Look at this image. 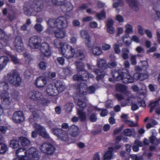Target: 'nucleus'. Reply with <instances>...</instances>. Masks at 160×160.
<instances>
[{
    "label": "nucleus",
    "mask_w": 160,
    "mask_h": 160,
    "mask_svg": "<svg viewBox=\"0 0 160 160\" xmlns=\"http://www.w3.org/2000/svg\"><path fill=\"white\" fill-rule=\"evenodd\" d=\"M40 149L43 153L51 155L54 152L56 148L51 143L44 142L41 146Z\"/></svg>",
    "instance_id": "9d476101"
},
{
    "label": "nucleus",
    "mask_w": 160,
    "mask_h": 160,
    "mask_svg": "<svg viewBox=\"0 0 160 160\" xmlns=\"http://www.w3.org/2000/svg\"><path fill=\"white\" fill-rule=\"evenodd\" d=\"M138 55H132L130 58V61L132 65H135L137 64L136 57Z\"/></svg>",
    "instance_id": "3c124183"
},
{
    "label": "nucleus",
    "mask_w": 160,
    "mask_h": 160,
    "mask_svg": "<svg viewBox=\"0 0 160 160\" xmlns=\"http://www.w3.org/2000/svg\"><path fill=\"white\" fill-rule=\"evenodd\" d=\"M48 124L49 128H52V131L53 133L60 139L66 142L69 141V139L68 133L66 131L61 128H52L54 126V124L50 121L48 122Z\"/></svg>",
    "instance_id": "1a4fd4ad"
},
{
    "label": "nucleus",
    "mask_w": 160,
    "mask_h": 160,
    "mask_svg": "<svg viewBox=\"0 0 160 160\" xmlns=\"http://www.w3.org/2000/svg\"><path fill=\"white\" fill-rule=\"evenodd\" d=\"M10 146L13 148H16L19 146V141L16 139L11 140L10 143Z\"/></svg>",
    "instance_id": "c9c22d12"
},
{
    "label": "nucleus",
    "mask_w": 160,
    "mask_h": 160,
    "mask_svg": "<svg viewBox=\"0 0 160 160\" xmlns=\"http://www.w3.org/2000/svg\"><path fill=\"white\" fill-rule=\"evenodd\" d=\"M89 119L91 122H96L97 119L96 114L95 113H92L89 116Z\"/></svg>",
    "instance_id": "4d7b16f0"
},
{
    "label": "nucleus",
    "mask_w": 160,
    "mask_h": 160,
    "mask_svg": "<svg viewBox=\"0 0 160 160\" xmlns=\"http://www.w3.org/2000/svg\"><path fill=\"white\" fill-rule=\"evenodd\" d=\"M11 96L14 100H18L19 98L18 92L15 90H14Z\"/></svg>",
    "instance_id": "49530a36"
},
{
    "label": "nucleus",
    "mask_w": 160,
    "mask_h": 160,
    "mask_svg": "<svg viewBox=\"0 0 160 160\" xmlns=\"http://www.w3.org/2000/svg\"><path fill=\"white\" fill-rule=\"evenodd\" d=\"M42 39L40 37L37 36L31 37L28 42V45L32 49H38L41 43Z\"/></svg>",
    "instance_id": "9b49d317"
},
{
    "label": "nucleus",
    "mask_w": 160,
    "mask_h": 160,
    "mask_svg": "<svg viewBox=\"0 0 160 160\" xmlns=\"http://www.w3.org/2000/svg\"><path fill=\"white\" fill-rule=\"evenodd\" d=\"M77 114L81 121L84 122L86 121V116L85 113L83 111V110L78 109Z\"/></svg>",
    "instance_id": "7c9ffc66"
},
{
    "label": "nucleus",
    "mask_w": 160,
    "mask_h": 160,
    "mask_svg": "<svg viewBox=\"0 0 160 160\" xmlns=\"http://www.w3.org/2000/svg\"><path fill=\"white\" fill-rule=\"evenodd\" d=\"M1 87L2 88V91L4 93L1 95V101H2V104L4 105L5 108L7 109H9L11 102L10 101V98L8 96V91L9 89V86L7 81H0V87Z\"/></svg>",
    "instance_id": "39448f33"
},
{
    "label": "nucleus",
    "mask_w": 160,
    "mask_h": 160,
    "mask_svg": "<svg viewBox=\"0 0 160 160\" xmlns=\"http://www.w3.org/2000/svg\"><path fill=\"white\" fill-rule=\"evenodd\" d=\"M41 0H34L30 8L28 7H24L23 11L25 15L30 16L33 12H39L42 11L43 7V4L42 3Z\"/></svg>",
    "instance_id": "0eeeda50"
},
{
    "label": "nucleus",
    "mask_w": 160,
    "mask_h": 160,
    "mask_svg": "<svg viewBox=\"0 0 160 160\" xmlns=\"http://www.w3.org/2000/svg\"><path fill=\"white\" fill-rule=\"evenodd\" d=\"M125 124L128 125L130 127H134L137 126L136 124L134 123V122L129 120L125 121Z\"/></svg>",
    "instance_id": "13d9d810"
},
{
    "label": "nucleus",
    "mask_w": 160,
    "mask_h": 160,
    "mask_svg": "<svg viewBox=\"0 0 160 160\" xmlns=\"http://www.w3.org/2000/svg\"><path fill=\"white\" fill-rule=\"evenodd\" d=\"M35 131L39 135L44 138L48 139L50 138L49 134L47 132L44 127L36 123L34 126Z\"/></svg>",
    "instance_id": "f8f14e48"
},
{
    "label": "nucleus",
    "mask_w": 160,
    "mask_h": 160,
    "mask_svg": "<svg viewBox=\"0 0 160 160\" xmlns=\"http://www.w3.org/2000/svg\"><path fill=\"white\" fill-rule=\"evenodd\" d=\"M111 74L112 77L117 81L122 80L125 84L132 83L134 82L133 77L128 73L124 72L121 70L112 71Z\"/></svg>",
    "instance_id": "7ed1b4c3"
},
{
    "label": "nucleus",
    "mask_w": 160,
    "mask_h": 160,
    "mask_svg": "<svg viewBox=\"0 0 160 160\" xmlns=\"http://www.w3.org/2000/svg\"><path fill=\"white\" fill-rule=\"evenodd\" d=\"M13 44L15 49L18 52H21L23 50V42L22 38L20 36L16 37Z\"/></svg>",
    "instance_id": "4468645a"
},
{
    "label": "nucleus",
    "mask_w": 160,
    "mask_h": 160,
    "mask_svg": "<svg viewBox=\"0 0 160 160\" xmlns=\"http://www.w3.org/2000/svg\"><path fill=\"white\" fill-rule=\"evenodd\" d=\"M114 151L113 147H108V150L105 152L103 156L104 160H110L113 156Z\"/></svg>",
    "instance_id": "5701e85b"
},
{
    "label": "nucleus",
    "mask_w": 160,
    "mask_h": 160,
    "mask_svg": "<svg viewBox=\"0 0 160 160\" xmlns=\"http://www.w3.org/2000/svg\"><path fill=\"white\" fill-rule=\"evenodd\" d=\"M8 149L7 146L6 144L2 143H0V154L5 153Z\"/></svg>",
    "instance_id": "a19ab883"
},
{
    "label": "nucleus",
    "mask_w": 160,
    "mask_h": 160,
    "mask_svg": "<svg viewBox=\"0 0 160 160\" xmlns=\"http://www.w3.org/2000/svg\"><path fill=\"white\" fill-rule=\"evenodd\" d=\"M55 47L60 49L61 53L64 57L68 59H70L74 56V48L72 46L67 45L65 46L60 40L55 39L54 41Z\"/></svg>",
    "instance_id": "f03ea898"
},
{
    "label": "nucleus",
    "mask_w": 160,
    "mask_h": 160,
    "mask_svg": "<svg viewBox=\"0 0 160 160\" xmlns=\"http://www.w3.org/2000/svg\"><path fill=\"white\" fill-rule=\"evenodd\" d=\"M111 48L110 45L106 43H103L102 46V48L104 50H108Z\"/></svg>",
    "instance_id": "338daca9"
},
{
    "label": "nucleus",
    "mask_w": 160,
    "mask_h": 160,
    "mask_svg": "<svg viewBox=\"0 0 160 160\" xmlns=\"http://www.w3.org/2000/svg\"><path fill=\"white\" fill-rule=\"evenodd\" d=\"M115 88L117 92L122 93H125L127 92V87L125 85L118 83L116 85Z\"/></svg>",
    "instance_id": "bb28decb"
},
{
    "label": "nucleus",
    "mask_w": 160,
    "mask_h": 160,
    "mask_svg": "<svg viewBox=\"0 0 160 160\" xmlns=\"http://www.w3.org/2000/svg\"><path fill=\"white\" fill-rule=\"evenodd\" d=\"M159 100H158L153 102H151L149 103L148 106L150 108L149 111L150 113H152L156 107L159 105Z\"/></svg>",
    "instance_id": "f704fd0d"
},
{
    "label": "nucleus",
    "mask_w": 160,
    "mask_h": 160,
    "mask_svg": "<svg viewBox=\"0 0 160 160\" xmlns=\"http://www.w3.org/2000/svg\"><path fill=\"white\" fill-rule=\"evenodd\" d=\"M117 65V64L115 59L114 58H111L108 64V68H113L115 67Z\"/></svg>",
    "instance_id": "ea45409f"
},
{
    "label": "nucleus",
    "mask_w": 160,
    "mask_h": 160,
    "mask_svg": "<svg viewBox=\"0 0 160 160\" xmlns=\"http://www.w3.org/2000/svg\"><path fill=\"white\" fill-rule=\"evenodd\" d=\"M6 54L8 55L11 58L13 63L15 64H18L19 63V60L16 57L12 55L11 52L7 51Z\"/></svg>",
    "instance_id": "72a5a7b5"
},
{
    "label": "nucleus",
    "mask_w": 160,
    "mask_h": 160,
    "mask_svg": "<svg viewBox=\"0 0 160 160\" xmlns=\"http://www.w3.org/2000/svg\"><path fill=\"white\" fill-rule=\"evenodd\" d=\"M65 87L61 81H56L53 86L52 84H49L47 87L46 91L48 95L51 96H56L58 93L61 92Z\"/></svg>",
    "instance_id": "20e7f679"
},
{
    "label": "nucleus",
    "mask_w": 160,
    "mask_h": 160,
    "mask_svg": "<svg viewBox=\"0 0 160 160\" xmlns=\"http://www.w3.org/2000/svg\"><path fill=\"white\" fill-rule=\"evenodd\" d=\"M80 35L82 38L85 39L86 45L88 48L91 47V38L88 32L86 30H82L80 32Z\"/></svg>",
    "instance_id": "2eb2a0df"
},
{
    "label": "nucleus",
    "mask_w": 160,
    "mask_h": 160,
    "mask_svg": "<svg viewBox=\"0 0 160 160\" xmlns=\"http://www.w3.org/2000/svg\"><path fill=\"white\" fill-rule=\"evenodd\" d=\"M140 73L138 72H136L133 75V78L134 79V80H140Z\"/></svg>",
    "instance_id": "e2e57ef3"
},
{
    "label": "nucleus",
    "mask_w": 160,
    "mask_h": 160,
    "mask_svg": "<svg viewBox=\"0 0 160 160\" xmlns=\"http://www.w3.org/2000/svg\"><path fill=\"white\" fill-rule=\"evenodd\" d=\"M97 65L98 68L105 70L108 68V64L105 59H100L98 60Z\"/></svg>",
    "instance_id": "a878e982"
},
{
    "label": "nucleus",
    "mask_w": 160,
    "mask_h": 160,
    "mask_svg": "<svg viewBox=\"0 0 160 160\" xmlns=\"http://www.w3.org/2000/svg\"><path fill=\"white\" fill-rule=\"evenodd\" d=\"M38 66L40 70H45L47 68V63L44 61H42L39 63Z\"/></svg>",
    "instance_id": "a18cd8bd"
},
{
    "label": "nucleus",
    "mask_w": 160,
    "mask_h": 160,
    "mask_svg": "<svg viewBox=\"0 0 160 160\" xmlns=\"http://www.w3.org/2000/svg\"><path fill=\"white\" fill-rule=\"evenodd\" d=\"M23 55L26 61L28 62V63H29L32 60V58L31 57L30 55L28 54L27 52L24 53L23 54Z\"/></svg>",
    "instance_id": "8fccbe9b"
},
{
    "label": "nucleus",
    "mask_w": 160,
    "mask_h": 160,
    "mask_svg": "<svg viewBox=\"0 0 160 160\" xmlns=\"http://www.w3.org/2000/svg\"><path fill=\"white\" fill-rule=\"evenodd\" d=\"M82 75H78V74L74 75L73 79L75 81H81L84 80L83 78L85 76L87 77L88 76L86 74H82Z\"/></svg>",
    "instance_id": "4c0bfd02"
},
{
    "label": "nucleus",
    "mask_w": 160,
    "mask_h": 160,
    "mask_svg": "<svg viewBox=\"0 0 160 160\" xmlns=\"http://www.w3.org/2000/svg\"><path fill=\"white\" fill-rule=\"evenodd\" d=\"M12 118L15 122L17 123H21L24 119L23 112L21 111L15 112L13 114Z\"/></svg>",
    "instance_id": "dca6fc26"
},
{
    "label": "nucleus",
    "mask_w": 160,
    "mask_h": 160,
    "mask_svg": "<svg viewBox=\"0 0 160 160\" xmlns=\"http://www.w3.org/2000/svg\"><path fill=\"white\" fill-rule=\"evenodd\" d=\"M57 61L60 65H62L64 64L65 59L63 57H58L57 58Z\"/></svg>",
    "instance_id": "052dcab7"
},
{
    "label": "nucleus",
    "mask_w": 160,
    "mask_h": 160,
    "mask_svg": "<svg viewBox=\"0 0 160 160\" xmlns=\"http://www.w3.org/2000/svg\"><path fill=\"white\" fill-rule=\"evenodd\" d=\"M77 58L79 60H82L85 58L84 51L81 49H79L75 51V54Z\"/></svg>",
    "instance_id": "c85d7f7f"
},
{
    "label": "nucleus",
    "mask_w": 160,
    "mask_h": 160,
    "mask_svg": "<svg viewBox=\"0 0 160 160\" xmlns=\"http://www.w3.org/2000/svg\"><path fill=\"white\" fill-rule=\"evenodd\" d=\"M122 58L124 59H126L128 58V54L129 53V50L128 48H122Z\"/></svg>",
    "instance_id": "58836bf2"
},
{
    "label": "nucleus",
    "mask_w": 160,
    "mask_h": 160,
    "mask_svg": "<svg viewBox=\"0 0 160 160\" xmlns=\"http://www.w3.org/2000/svg\"><path fill=\"white\" fill-rule=\"evenodd\" d=\"M128 3L129 7L133 9L135 11L138 10V2L137 0H125Z\"/></svg>",
    "instance_id": "b1692460"
},
{
    "label": "nucleus",
    "mask_w": 160,
    "mask_h": 160,
    "mask_svg": "<svg viewBox=\"0 0 160 160\" xmlns=\"http://www.w3.org/2000/svg\"><path fill=\"white\" fill-rule=\"evenodd\" d=\"M126 29L125 32L127 34H128L132 32V25L128 24L125 26Z\"/></svg>",
    "instance_id": "09e8293b"
},
{
    "label": "nucleus",
    "mask_w": 160,
    "mask_h": 160,
    "mask_svg": "<svg viewBox=\"0 0 160 160\" xmlns=\"http://www.w3.org/2000/svg\"><path fill=\"white\" fill-rule=\"evenodd\" d=\"M93 72L97 75L96 79L98 81H99L103 78L105 74V72L102 70L95 69Z\"/></svg>",
    "instance_id": "393cba45"
},
{
    "label": "nucleus",
    "mask_w": 160,
    "mask_h": 160,
    "mask_svg": "<svg viewBox=\"0 0 160 160\" xmlns=\"http://www.w3.org/2000/svg\"><path fill=\"white\" fill-rule=\"evenodd\" d=\"M40 46V50L43 56L48 57L51 55V50L48 43L46 42L41 43Z\"/></svg>",
    "instance_id": "ddd939ff"
},
{
    "label": "nucleus",
    "mask_w": 160,
    "mask_h": 160,
    "mask_svg": "<svg viewBox=\"0 0 160 160\" xmlns=\"http://www.w3.org/2000/svg\"><path fill=\"white\" fill-rule=\"evenodd\" d=\"M143 72H144V73H140V80L141 81H143L148 77V75L147 73V71H146V72L145 71Z\"/></svg>",
    "instance_id": "6e6d98bb"
},
{
    "label": "nucleus",
    "mask_w": 160,
    "mask_h": 160,
    "mask_svg": "<svg viewBox=\"0 0 160 160\" xmlns=\"http://www.w3.org/2000/svg\"><path fill=\"white\" fill-rule=\"evenodd\" d=\"M97 6L99 9L103 8L104 5L105 3L100 1H98L97 2Z\"/></svg>",
    "instance_id": "0e129e2a"
},
{
    "label": "nucleus",
    "mask_w": 160,
    "mask_h": 160,
    "mask_svg": "<svg viewBox=\"0 0 160 160\" xmlns=\"http://www.w3.org/2000/svg\"><path fill=\"white\" fill-rule=\"evenodd\" d=\"M124 125H122L119 128L115 129L113 131V134L114 135H117L123 129Z\"/></svg>",
    "instance_id": "bf43d9fd"
},
{
    "label": "nucleus",
    "mask_w": 160,
    "mask_h": 160,
    "mask_svg": "<svg viewBox=\"0 0 160 160\" xmlns=\"http://www.w3.org/2000/svg\"><path fill=\"white\" fill-rule=\"evenodd\" d=\"M7 36L4 31L0 28V39L2 40L5 43H7L8 40L7 39Z\"/></svg>",
    "instance_id": "c03bdc74"
},
{
    "label": "nucleus",
    "mask_w": 160,
    "mask_h": 160,
    "mask_svg": "<svg viewBox=\"0 0 160 160\" xmlns=\"http://www.w3.org/2000/svg\"><path fill=\"white\" fill-rule=\"evenodd\" d=\"M90 27L92 28H96L98 27L97 22L95 21H92L89 23Z\"/></svg>",
    "instance_id": "69168bd1"
},
{
    "label": "nucleus",
    "mask_w": 160,
    "mask_h": 160,
    "mask_svg": "<svg viewBox=\"0 0 160 160\" xmlns=\"http://www.w3.org/2000/svg\"><path fill=\"white\" fill-rule=\"evenodd\" d=\"M124 135L127 136H130L132 135V130L129 128L125 129L123 131Z\"/></svg>",
    "instance_id": "5fc2aeb1"
},
{
    "label": "nucleus",
    "mask_w": 160,
    "mask_h": 160,
    "mask_svg": "<svg viewBox=\"0 0 160 160\" xmlns=\"http://www.w3.org/2000/svg\"><path fill=\"white\" fill-rule=\"evenodd\" d=\"M97 18L99 20H101L103 18H106V13L104 9L101 10L100 13H98L96 14Z\"/></svg>",
    "instance_id": "e433bc0d"
},
{
    "label": "nucleus",
    "mask_w": 160,
    "mask_h": 160,
    "mask_svg": "<svg viewBox=\"0 0 160 160\" xmlns=\"http://www.w3.org/2000/svg\"><path fill=\"white\" fill-rule=\"evenodd\" d=\"M4 79L16 87L19 86L22 83L21 78L16 70H13L8 73L7 77L4 76Z\"/></svg>",
    "instance_id": "6e6552de"
},
{
    "label": "nucleus",
    "mask_w": 160,
    "mask_h": 160,
    "mask_svg": "<svg viewBox=\"0 0 160 160\" xmlns=\"http://www.w3.org/2000/svg\"><path fill=\"white\" fill-rule=\"evenodd\" d=\"M69 131L70 132L71 136L73 137H77L79 134L78 128L75 125H72L69 128Z\"/></svg>",
    "instance_id": "4be33fe9"
},
{
    "label": "nucleus",
    "mask_w": 160,
    "mask_h": 160,
    "mask_svg": "<svg viewBox=\"0 0 160 160\" xmlns=\"http://www.w3.org/2000/svg\"><path fill=\"white\" fill-rule=\"evenodd\" d=\"M28 152L29 154L32 157L33 160H38L39 159L40 156L38 150L36 148L33 147L29 148Z\"/></svg>",
    "instance_id": "aec40b11"
},
{
    "label": "nucleus",
    "mask_w": 160,
    "mask_h": 160,
    "mask_svg": "<svg viewBox=\"0 0 160 160\" xmlns=\"http://www.w3.org/2000/svg\"><path fill=\"white\" fill-rule=\"evenodd\" d=\"M47 82V80L45 77H39L37 78L35 82V85L37 88H41L46 84Z\"/></svg>",
    "instance_id": "f3484780"
},
{
    "label": "nucleus",
    "mask_w": 160,
    "mask_h": 160,
    "mask_svg": "<svg viewBox=\"0 0 160 160\" xmlns=\"http://www.w3.org/2000/svg\"><path fill=\"white\" fill-rule=\"evenodd\" d=\"M113 48L116 53L119 54L120 52V50L119 46L118 44H115L113 46Z\"/></svg>",
    "instance_id": "680f3d73"
},
{
    "label": "nucleus",
    "mask_w": 160,
    "mask_h": 160,
    "mask_svg": "<svg viewBox=\"0 0 160 160\" xmlns=\"http://www.w3.org/2000/svg\"><path fill=\"white\" fill-rule=\"evenodd\" d=\"M35 29L38 32H41L43 31V28L40 24L37 23L34 27Z\"/></svg>",
    "instance_id": "864d4df0"
},
{
    "label": "nucleus",
    "mask_w": 160,
    "mask_h": 160,
    "mask_svg": "<svg viewBox=\"0 0 160 160\" xmlns=\"http://www.w3.org/2000/svg\"><path fill=\"white\" fill-rule=\"evenodd\" d=\"M28 95L30 99L36 101L38 104L47 106L50 103L48 98L44 97L41 92L38 91H30Z\"/></svg>",
    "instance_id": "423d86ee"
},
{
    "label": "nucleus",
    "mask_w": 160,
    "mask_h": 160,
    "mask_svg": "<svg viewBox=\"0 0 160 160\" xmlns=\"http://www.w3.org/2000/svg\"><path fill=\"white\" fill-rule=\"evenodd\" d=\"M130 39L129 34H126L123 37L122 41L126 45L129 46L131 43L130 41Z\"/></svg>",
    "instance_id": "79ce46f5"
},
{
    "label": "nucleus",
    "mask_w": 160,
    "mask_h": 160,
    "mask_svg": "<svg viewBox=\"0 0 160 160\" xmlns=\"http://www.w3.org/2000/svg\"><path fill=\"white\" fill-rule=\"evenodd\" d=\"M120 154L123 158H125V160H128L129 158V155L126 153L124 151H122L120 152Z\"/></svg>",
    "instance_id": "de8ad7c7"
},
{
    "label": "nucleus",
    "mask_w": 160,
    "mask_h": 160,
    "mask_svg": "<svg viewBox=\"0 0 160 160\" xmlns=\"http://www.w3.org/2000/svg\"><path fill=\"white\" fill-rule=\"evenodd\" d=\"M56 19L52 18H50L47 21V24L50 27H48L46 30L45 32L48 34H51L52 33L51 29L53 28L51 25V23H54V22Z\"/></svg>",
    "instance_id": "473e14b6"
},
{
    "label": "nucleus",
    "mask_w": 160,
    "mask_h": 160,
    "mask_svg": "<svg viewBox=\"0 0 160 160\" xmlns=\"http://www.w3.org/2000/svg\"><path fill=\"white\" fill-rule=\"evenodd\" d=\"M54 25L57 28L54 31L55 36L57 38H64L66 32L63 29L68 27L67 20L64 17H59L55 20Z\"/></svg>",
    "instance_id": "f257e3e1"
},
{
    "label": "nucleus",
    "mask_w": 160,
    "mask_h": 160,
    "mask_svg": "<svg viewBox=\"0 0 160 160\" xmlns=\"http://www.w3.org/2000/svg\"><path fill=\"white\" fill-rule=\"evenodd\" d=\"M140 65V66H136L135 68V70L137 72H146L147 69L148 68V63L147 61H141Z\"/></svg>",
    "instance_id": "a211bd4d"
},
{
    "label": "nucleus",
    "mask_w": 160,
    "mask_h": 160,
    "mask_svg": "<svg viewBox=\"0 0 160 160\" xmlns=\"http://www.w3.org/2000/svg\"><path fill=\"white\" fill-rule=\"evenodd\" d=\"M73 8V5L70 2H66L60 7L61 10L64 13H68L71 12Z\"/></svg>",
    "instance_id": "6ab92c4d"
},
{
    "label": "nucleus",
    "mask_w": 160,
    "mask_h": 160,
    "mask_svg": "<svg viewBox=\"0 0 160 160\" xmlns=\"http://www.w3.org/2000/svg\"><path fill=\"white\" fill-rule=\"evenodd\" d=\"M77 71L79 73L81 74H86L88 75L87 72L85 70L84 64L81 62H76Z\"/></svg>",
    "instance_id": "412c9836"
},
{
    "label": "nucleus",
    "mask_w": 160,
    "mask_h": 160,
    "mask_svg": "<svg viewBox=\"0 0 160 160\" xmlns=\"http://www.w3.org/2000/svg\"><path fill=\"white\" fill-rule=\"evenodd\" d=\"M91 49L92 53L95 56H99L102 53V50L101 48L99 47L92 46Z\"/></svg>",
    "instance_id": "2f4dec72"
},
{
    "label": "nucleus",
    "mask_w": 160,
    "mask_h": 160,
    "mask_svg": "<svg viewBox=\"0 0 160 160\" xmlns=\"http://www.w3.org/2000/svg\"><path fill=\"white\" fill-rule=\"evenodd\" d=\"M77 104L80 108H82V110H84L86 106V103L85 102L82 101L79 99L78 100Z\"/></svg>",
    "instance_id": "603ef678"
},
{
    "label": "nucleus",
    "mask_w": 160,
    "mask_h": 160,
    "mask_svg": "<svg viewBox=\"0 0 160 160\" xmlns=\"http://www.w3.org/2000/svg\"><path fill=\"white\" fill-rule=\"evenodd\" d=\"M65 1L66 0H52V4L54 5L60 6L61 7L65 3Z\"/></svg>",
    "instance_id": "37998d69"
},
{
    "label": "nucleus",
    "mask_w": 160,
    "mask_h": 160,
    "mask_svg": "<svg viewBox=\"0 0 160 160\" xmlns=\"http://www.w3.org/2000/svg\"><path fill=\"white\" fill-rule=\"evenodd\" d=\"M9 61L8 58L6 56H2L0 57V69H3L7 64Z\"/></svg>",
    "instance_id": "cd10ccee"
},
{
    "label": "nucleus",
    "mask_w": 160,
    "mask_h": 160,
    "mask_svg": "<svg viewBox=\"0 0 160 160\" xmlns=\"http://www.w3.org/2000/svg\"><path fill=\"white\" fill-rule=\"evenodd\" d=\"M134 144L137 145L139 147H141L143 145V143L138 139H136L135 140L134 142Z\"/></svg>",
    "instance_id": "774afa93"
},
{
    "label": "nucleus",
    "mask_w": 160,
    "mask_h": 160,
    "mask_svg": "<svg viewBox=\"0 0 160 160\" xmlns=\"http://www.w3.org/2000/svg\"><path fill=\"white\" fill-rule=\"evenodd\" d=\"M19 140L20 142L21 145L23 146H28L30 143V141L28 138L23 137L19 138Z\"/></svg>",
    "instance_id": "c756f323"
}]
</instances>
